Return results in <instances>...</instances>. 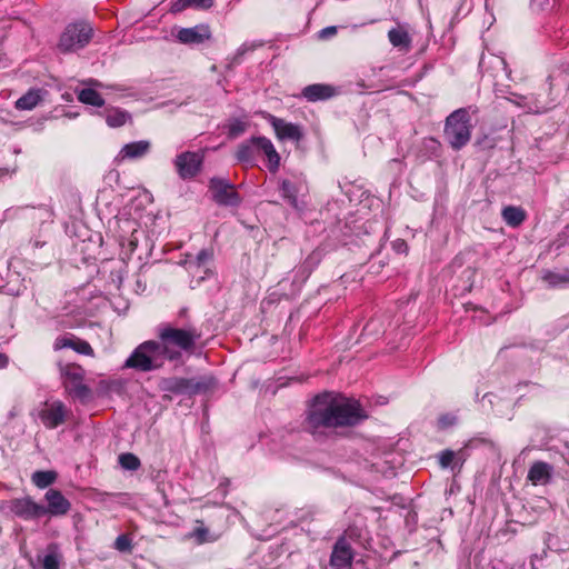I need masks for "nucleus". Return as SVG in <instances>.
Listing matches in <instances>:
<instances>
[{
	"mask_svg": "<svg viewBox=\"0 0 569 569\" xmlns=\"http://www.w3.org/2000/svg\"><path fill=\"white\" fill-rule=\"evenodd\" d=\"M253 46H249L248 43H243L241 47L238 48L236 53V59L242 57L247 51L252 50Z\"/></svg>",
	"mask_w": 569,
	"mask_h": 569,
	"instance_id": "37998d69",
	"label": "nucleus"
},
{
	"mask_svg": "<svg viewBox=\"0 0 569 569\" xmlns=\"http://www.w3.org/2000/svg\"><path fill=\"white\" fill-rule=\"evenodd\" d=\"M104 118L106 122L110 128H119L124 126L127 122H130L132 117L131 114L121 108L118 107H109L104 109Z\"/></svg>",
	"mask_w": 569,
	"mask_h": 569,
	"instance_id": "aec40b11",
	"label": "nucleus"
},
{
	"mask_svg": "<svg viewBox=\"0 0 569 569\" xmlns=\"http://www.w3.org/2000/svg\"><path fill=\"white\" fill-rule=\"evenodd\" d=\"M502 218L508 226L515 228L525 221L526 213L519 207L508 206L502 210Z\"/></svg>",
	"mask_w": 569,
	"mask_h": 569,
	"instance_id": "5701e85b",
	"label": "nucleus"
},
{
	"mask_svg": "<svg viewBox=\"0 0 569 569\" xmlns=\"http://www.w3.org/2000/svg\"><path fill=\"white\" fill-rule=\"evenodd\" d=\"M201 332L193 326L176 328L171 325H163L158 329L157 343L161 353L168 361L179 360L182 352H191Z\"/></svg>",
	"mask_w": 569,
	"mask_h": 569,
	"instance_id": "f03ea898",
	"label": "nucleus"
},
{
	"mask_svg": "<svg viewBox=\"0 0 569 569\" xmlns=\"http://www.w3.org/2000/svg\"><path fill=\"white\" fill-rule=\"evenodd\" d=\"M44 499L48 503V506H44V516H64L71 508L70 501L57 489H49L44 495Z\"/></svg>",
	"mask_w": 569,
	"mask_h": 569,
	"instance_id": "9b49d317",
	"label": "nucleus"
},
{
	"mask_svg": "<svg viewBox=\"0 0 569 569\" xmlns=\"http://www.w3.org/2000/svg\"><path fill=\"white\" fill-rule=\"evenodd\" d=\"M247 129V124L241 120H234L229 126V136L237 138L242 134Z\"/></svg>",
	"mask_w": 569,
	"mask_h": 569,
	"instance_id": "4c0bfd02",
	"label": "nucleus"
},
{
	"mask_svg": "<svg viewBox=\"0 0 569 569\" xmlns=\"http://www.w3.org/2000/svg\"><path fill=\"white\" fill-rule=\"evenodd\" d=\"M552 472L553 468L551 465L543 461H536L531 465L527 478L535 486L546 485L550 481Z\"/></svg>",
	"mask_w": 569,
	"mask_h": 569,
	"instance_id": "dca6fc26",
	"label": "nucleus"
},
{
	"mask_svg": "<svg viewBox=\"0 0 569 569\" xmlns=\"http://www.w3.org/2000/svg\"><path fill=\"white\" fill-rule=\"evenodd\" d=\"M353 552L345 537H340L332 549L330 565L333 569H348L351 567Z\"/></svg>",
	"mask_w": 569,
	"mask_h": 569,
	"instance_id": "9d476101",
	"label": "nucleus"
},
{
	"mask_svg": "<svg viewBox=\"0 0 569 569\" xmlns=\"http://www.w3.org/2000/svg\"><path fill=\"white\" fill-rule=\"evenodd\" d=\"M186 312H187V310H186V309H182V310L180 311V316L186 315Z\"/></svg>",
	"mask_w": 569,
	"mask_h": 569,
	"instance_id": "8fccbe9b",
	"label": "nucleus"
},
{
	"mask_svg": "<svg viewBox=\"0 0 569 569\" xmlns=\"http://www.w3.org/2000/svg\"><path fill=\"white\" fill-rule=\"evenodd\" d=\"M93 36L90 23L79 21L69 23L60 36L58 49L63 52H72L84 48Z\"/></svg>",
	"mask_w": 569,
	"mask_h": 569,
	"instance_id": "39448f33",
	"label": "nucleus"
},
{
	"mask_svg": "<svg viewBox=\"0 0 569 569\" xmlns=\"http://www.w3.org/2000/svg\"><path fill=\"white\" fill-rule=\"evenodd\" d=\"M257 152V144L253 142V137L241 144H239L236 158L239 162L242 163H252L254 159V154Z\"/></svg>",
	"mask_w": 569,
	"mask_h": 569,
	"instance_id": "4be33fe9",
	"label": "nucleus"
},
{
	"mask_svg": "<svg viewBox=\"0 0 569 569\" xmlns=\"http://www.w3.org/2000/svg\"><path fill=\"white\" fill-rule=\"evenodd\" d=\"M543 280L547 281L550 286L556 287L563 283H568L569 277H567L566 274L549 271L543 276Z\"/></svg>",
	"mask_w": 569,
	"mask_h": 569,
	"instance_id": "72a5a7b5",
	"label": "nucleus"
},
{
	"mask_svg": "<svg viewBox=\"0 0 569 569\" xmlns=\"http://www.w3.org/2000/svg\"><path fill=\"white\" fill-rule=\"evenodd\" d=\"M151 148V143L148 140H139L134 142H130L124 144L120 152H119V159L120 160H134L142 158L146 156Z\"/></svg>",
	"mask_w": 569,
	"mask_h": 569,
	"instance_id": "f3484780",
	"label": "nucleus"
},
{
	"mask_svg": "<svg viewBox=\"0 0 569 569\" xmlns=\"http://www.w3.org/2000/svg\"><path fill=\"white\" fill-rule=\"evenodd\" d=\"M203 156L198 152L186 151L174 159V167L178 176L183 179L194 178L201 170Z\"/></svg>",
	"mask_w": 569,
	"mask_h": 569,
	"instance_id": "6e6552de",
	"label": "nucleus"
},
{
	"mask_svg": "<svg viewBox=\"0 0 569 569\" xmlns=\"http://www.w3.org/2000/svg\"><path fill=\"white\" fill-rule=\"evenodd\" d=\"M188 379H189V383H188V395L189 396L204 393V392L209 391L210 389H212L217 383L216 379L211 376H204V377H199V378H188Z\"/></svg>",
	"mask_w": 569,
	"mask_h": 569,
	"instance_id": "412c9836",
	"label": "nucleus"
},
{
	"mask_svg": "<svg viewBox=\"0 0 569 569\" xmlns=\"http://www.w3.org/2000/svg\"><path fill=\"white\" fill-rule=\"evenodd\" d=\"M78 100L84 104H90L98 108L104 106V99L97 90L91 88L81 89L78 92Z\"/></svg>",
	"mask_w": 569,
	"mask_h": 569,
	"instance_id": "bb28decb",
	"label": "nucleus"
},
{
	"mask_svg": "<svg viewBox=\"0 0 569 569\" xmlns=\"http://www.w3.org/2000/svg\"><path fill=\"white\" fill-rule=\"evenodd\" d=\"M58 473L54 470H38L31 476V480L39 489H44L56 482Z\"/></svg>",
	"mask_w": 569,
	"mask_h": 569,
	"instance_id": "b1692460",
	"label": "nucleus"
},
{
	"mask_svg": "<svg viewBox=\"0 0 569 569\" xmlns=\"http://www.w3.org/2000/svg\"><path fill=\"white\" fill-rule=\"evenodd\" d=\"M498 62L503 67V69H507L506 61L503 59H498Z\"/></svg>",
	"mask_w": 569,
	"mask_h": 569,
	"instance_id": "de8ad7c7",
	"label": "nucleus"
},
{
	"mask_svg": "<svg viewBox=\"0 0 569 569\" xmlns=\"http://www.w3.org/2000/svg\"><path fill=\"white\" fill-rule=\"evenodd\" d=\"M9 359L4 353L0 352V369H3L8 366Z\"/></svg>",
	"mask_w": 569,
	"mask_h": 569,
	"instance_id": "c03bdc74",
	"label": "nucleus"
},
{
	"mask_svg": "<svg viewBox=\"0 0 569 569\" xmlns=\"http://www.w3.org/2000/svg\"><path fill=\"white\" fill-rule=\"evenodd\" d=\"M119 463L123 469L130 471H134L140 467L139 458L136 455L129 452L119 456Z\"/></svg>",
	"mask_w": 569,
	"mask_h": 569,
	"instance_id": "2f4dec72",
	"label": "nucleus"
},
{
	"mask_svg": "<svg viewBox=\"0 0 569 569\" xmlns=\"http://www.w3.org/2000/svg\"><path fill=\"white\" fill-rule=\"evenodd\" d=\"M114 548L121 552H130L132 549L131 540L127 535H120L114 541Z\"/></svg>",
	"mask_w": 569,
	"mask_h": 569,
	"instance_id": "c9c22d12",
	"label": "nucleus"
},
{
	"mask_svg": "<svg viewBox=\"0 0 569 569\" xmlns=\"http://www.w3.org/2000/svg\"><path fill=\"white\" fill-rule=\"evenodd\" d=\"M187 7H182V0H179L178 2H176L172 7V10L173 11H181L183 9H186Z\"/></svg>",
	"mask_w": 569,
	"mask_h": 569,
	"instance_id": "49530a36",
	"label": "nucleus"
},
{
	"mask_svg": "<svg viewBox=\"0 0 569 569\" xmlns=\"http://www.w3.org/2000/svg\"><path fill=\"white\" fill-rule=\"evenodd\" d=\"M188 378L168 377L159 381V388L164 392H172L176 395H188Z\"/></svg>",
	"mask_w": 569,
	"mask_h": 569,
	"instance_id": "6ab92c4d",
	"label": "nucleus"
},
{
	"mask_svg": "<svg viewBox=\"0 0 569 569\" xmlns=\"http://www.w3.org/2000/svg\"><path fill=\"white\" fill-rule=\"evenodd\" d=\"M66 407L61 401H54L40 412V419L48 428H57L64 421Z\"/></svg>",
	"mask_w": 569,
	"mask_h": 569,
	"instance_id": "ddd939ff",
	"label": "nucleus"
},
{
	"mask_svg": "<svg viewBox=\"0 0 569 569\" xmlns=\"http://www.w3.org/2000/svg\"><path fill=\"white\" fill-rule=\"evenodd\" d=\"M263 117L271 124L279 140L299 141L302 138V131L298 124L287 122L270 113H263Z\"/></svg>",
	"mask_w": 569,
	"mask_h": 569,
	"instance_id": "1a4fd4ad",
	"label": "nucleus"
},
{
	"mask_svg": "<svg viewBox=\"0 0 569 569\" xmlns=\"http://www.w3.org/2000/svg\"><path fill=\"white\" fill-rule=\"evenodd\" d=\"M70 376L72 378V383L71 386H67L69 393L82 401L87 400L90 396V389L81 382V377L78 373L73 372Z\"/></svg>",
	"mask_w": 569,
	"mask_h": 569,
	"instance_id": "a878e982",
	"label": "nucleus"
},
{
	"mask_svg": "<svg viewBox=\"0 0 569 569\" xmlns=\"http://www.w3.org/2000/svg\"><path fill=\"white\" fill-rule=\"evenodd\" d=\"M396 248L399 252H406L408 247L405 241H400L396 243Z\"/></svg>",
	"mask_w": 569,
	"mask_h": 569,
	"instance_id": "a18cd8bd",
	"label": "nucleus"
},
{
	"mask_svg": "<svg viewBox=\"0 0 569 569\" xmlns=\"http://www.w3.org/2000/svg\"><path fill=\"white\" fill-rule=\"evenodd\" d=\"M90 83L97 87H101L102 84L97 80H90Z\"/></svg>",
	"mask_w": 569,
	"mask_h": 569,
	"instance_id": "09e8293b",
	"label": "nucleus"
},
{
	"mask_svg": "<svg viewBox=\"0 0 569 569\" xmlns=\"http://www.w3.org/2000/svg\"><path fill=\"white\" fill-rule=\"evenodd\" d=\"M8 507L16 517L23 520L39 519L44 516V506L28 496L10 500Z\"/></svg>",
	"mask_w": 569,
	"mask_h": 569,
	"instance_id": "0eeeda50",
	"label": "nucleus"
},
{
	"mask_svg": "<svg viewBox=\"0 0 569 569\" xmlns=\"http://www.w3.org/2000/svg\"><path fill=\"white\" fill-rule=\"evenodd\" d=\"M213 4V0H182V7H196L209 9Z\"/></svg>",
	"mask_w": 569,
	"mask_h": 569,
	"instance_id": "58836bf2",
	"label": "nucleus"
},
{
	"mask_svg": "<svg viewBox=\"0 0 569 569\" xmlns=\"http://www.w3.org/2000/svg\"><path fill=\"white\" fill-rule=\"evenodd\" d=\"M338 93L337 88L327 83L309 84L302 89V97L310 102L328 100Z\"/></svg>",
	"mask_w": 569,
	"mask_h": 569,
	"instance_id": "4468645a",
	"label": "nucleus"
},
{
	"mask_svg": "<svg viewBox=\"0 0 569 569\" xmlns=\"http://www.w3.org/2000/svg\"><path fill=\"white\" fill-rule=\"evenodd\" d=\"M462 452L459 451V452H455L452 450H443L441 451L439 455H438V460H439V465L441 468L446 469V468H449V467H455L452 466L453 462H458L460 461V465H462Z\"/></svg>",
	"mask_w": 569,
	"mask_h": 569,
	"instance_id": "c85d7f7f",
	"label": "nucleus"
},
{
	"mask_svg": "<svg viewBox=\"0 0 569 569\" xmlns=\"http://www.w3.org/2000/svg\"><path fill=\"white\" fill-rule=\"evenodd\" d=\"M558 0H531V7L537 10H546L553 7Z\"/></svg>",
	"mask_w": 569,
	"mask_h": 569,
	"instance_id": "ea45409f",
	"label": "nucleus"
},
{
	"mask_svg": "<svg viewBox=\"0 0 569 569\" xmlns=\"http://www.w3.org/2000/svg\"><path fill=\"white\" fill-rule=\"evenodd\" d=\"M511 96H512V98H509V100L512 101L513 103H516L517 106L526 109L528 112H536V113L542 112V109L540 107H538L537 103L535 101H532L531 98H529L527 96L516 94V93H512Z\"/></svg>",
	"mask_w": 569,
	"mask_h": 569,
	"instance_id": "c756f323",
	"label": "nucleus"
},
{
	"mask_svg": "<svg viewBox=\"0 0 569 569\" xmlns=\"http://www.w3.org/2000/svg\"><path fill=\"white\" fill-rule=\"evenodd\" d=\"M390 43L400 51L408 52L411 49V37L403 26H398L388 31Z\"/></svg>",
	"mask_w": 569,
	"mask_h": 569,
	"instance_id": "a211bd4d",
	"label": "nucleus"
},
{
	"mask_svg": "<svg viewBox=\"0 0 569 569\" xmlns=\"http://www.w3.org/2000/svg\"><path fill=\"white\" fill-rule=\"evenodd\" d=\"M212 259V251L211 250H208V249H202L200 250L196 258H194V261H189L188 263L190 266H197V267H203L206 266L210 260Z\"/></svg>",
	"mask_w": 569,
	"mask_h": 569,
	"instance_id": "f704fd0d",
	"label": "nucleus"
},
{
	"mask_svg": "<svg viewBox=\"0 0 569 569\" xmlns=\"http://www.w3.org/2000/svg\"><path fill=\"white\" fill-rule=\"evenodd\" d=\"M164 357L156 340L140 343L126 360L124 367L141 372L158 370L164 365Z\"/></svg>",
	"mask_w": 569,
	"mask_h": 569,
	"instance_id": "20e7f679",
	"label": "nucleus"
},
{
	"mask_svg": "<svg viewBox=\"0 0 569 569\" xmlns=\"http://www.w3.org/2000/svg\"><path fill=\"white\" fill-rule=\"evenodd\" d=\"M209 188L213 200L221 206L236 207L240 203V197L234 191L233 184L222 178H212Z\"/></svg>",
	"mask_w": 569,
	"mask_h": 569,
	"instance_id": "423d86ee",
	"label": "nucleus"
},
{
	"mask_svg": "<svg viewBox=\"0 0 569 569\" xmlns=\"http://www.w3.org/2000/svg\"><path fill=\"white\" fill-rule=\"evenodd\" d=\"M366 418L358 401L323 393L315 398L306 419V428L317 435L321 429L350 427Z\"/></svg>",
	"mask_w": 569,
	"mask_h": 569,
	"instance_id": "f257e3e1",
	"label": "nucleus"
},
{
	"mask_svg": "<svg viewBox=\"0 0 569 569\" xmlns=\"http://www.w3.org/2000/svg\"><path fill=\"white\" fill-rule=\"evenodd\" d=\"M40 100V90L31 89L16 101V108L19 110H32Z\"/></svg>",
	"mask_w": 569,
	"mask_h": 569,
	"instance_id": "393cba45",
	"label": "nucleus"
},
{
	"mask_svg": "<svg viewBox=\"0 0 569 569\" xmlns=\"http://www.w3.org/2000/svg\"><path fill=\"white\" fill-rule=\"evenodd\" d=\"M56 346H57V348H63V347L72 348L73 350H76L77 352H79L81 355H88V356L93 355V349L91 348V346L87 341H82V340H79L77 342H73L69 339L58 340Z\"/></svg>",
	"mask_w": 569,
	"mask_h": 569,
	"instance_id": "cd10ccee",
	"label": "nucleus"
},
{
	"mask_svg": "<svg viewBox=\"0 0 569 569\" xmlns=\"http://www.w3.org/2000/svg\"><path fill=\"white\" fill-rule=\"evenodd\" d=\"M337 33V28L335 26H330V27H327V28H323L320 32H319V37L325 39V38H328V37H331V36H335Z\"/></svg>",
	"mask_w": 569,
	"mask_h": 569,
	"instance_id": "79ce46f5",
	"label": "nucleus"
},
{
	"mask_svg": "<svg viewBox=\"0 0 569 569\" xmlns=\"http://www.w3.org/2000/svg\"><path fill=\"white\" fill-rule=\"evenodd\" d=\"M189 537L194 538L199 545L214 540V538L209 535V530L203 526L194 528L193 531L189 533Z\"/></svg>",
	"mask_w": 569,
	"mask_h": 569,
	"instance_id": "473e14b6",
	"label": "nucleus"
},
{
	"mask_svg": "<svg viewBox=\"0 0 569 569\" xmlns=\"http://www.w3.org/2000/svg\"><path fill=\"white\" fill-rule=\"evenodd\" d=\"M60 559L56 552L47 553L42 559L43 569H59Z\"/></svg>",
	"mask_w": 569,
	"mask_h": 569,
	"instance_id": "e433bc0d",
	"label": "nucleus"
},
{
	"mask_svg": "<svg viewBox=\"0 0 569 569\" xmlns=\"http://www.w3.org/2000/svg\"><path fill=\"white\" fill-rule=\"evenodd\" d=\"M280 190L283 199H286L292 207H297V187L289 180H282Z\"/></svg>",
	"mask_w": 569,
	"mask_h": 569,
	"instance_id": "7c9ffc66",
	"label": "nucleus"
},
{
	"mask_svg": "<svg viewBox=\"0 0 569 569\" xmlns=\"http://www.w3.org/2000/svg\"><path fill=\"white\" fill-rule=\"evenodd\" d=\"M257 144V152H262L268 159V168L271 172H276L280 166V156L273 143L266 137H253Z\"/></svg>",
	"mask_w": 569,
	"mask_h": 569,
	"instance_id": "2eb2a0df",
	"label": "nucleus"
},
{
	"mask_svg": "<svg viewBox=\"0 0 569 569\" xmlns=\"http://www.w3.org/2000/svg\"><path fill=\"white\" fill-rule=\"evenodd\" d=\"M471 118L467 109L460 108L451 112L445 123L443 136L455 150L463 148L471 138Z\"/></svg>",
	"mask_w": 569,
	"mask_h": 569,
	"instance_id": "7ed1b4c3",
	"label": "nucleus"
},
{
	"mask_svg": "<svg viewBox=\"0 0 569 569\" xmlns=\"http://www.w3.org/2000/svg\"><path fill=\"white\" fill-rule=\"evenodd\" d=\"M176 37L183 44H200L211 38V30L208 24L202 23L192 28H181Z\"/></svg>",
	"mask_w": 569,
	"mask_h": 569,
	"instance_id": "f8f14e48",
	"label": "nucleus"
},
{
	"mask_svg": "<svg viewBox=\"0 0 569 569\" xmlns=\"http://www.w3.org/2000/svg\"><path fill=\"white\" fill-rule=\"evenodd\" d=\"M457 421V417L451 413H446L439 417L438 423L441 428H448L450 426H453Z\"/></svg>",
	"mask_w": 569,
	"mask_h": 569,
	"instance_id": "a19ab883",
	"label": "nucleus"
}]
</instances>
